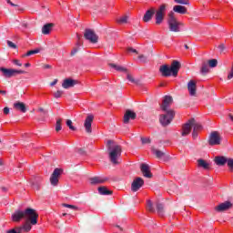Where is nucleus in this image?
I'll list each match as a JSON object with an SVG mask.
<instances>
[{"mask_svg": "<svg viewBox=\"0 0 233 233\" xmlns=\"http://www.w3.org/2000/svg\"><path fill=\"white\" fill-rule=\"evenodd\" d=\"M11 218L12 221L15 223H19L21 219H25L30 221L31 225H37V218H39V214L35 212V209L27 208L25 210L18 209L15 211Z\"/></svg>", "mask_w": 233, "mask_h": 233, "instance_id": "obj_1", "label": "nucleus"}, {"mask_svg": "<svg viewBox=\"0 0 233 233\" xmlns=\"http://www.w3.org/2000/svg\"><path fill=\"white\" fill-rule=\"evenodd\" d=\"M181 69V63L177 60H173L171 66L168 65H162L159 67V72L163 77H177V74Z\"/></svg>", "mask_w": 233, "mask_h": 233, "instance_id": "obj_2", "label": "nucleus"}, {"mask_svg": "<svg viewBox=\"0 0 233 233\" xmlns=\"http://www.w3.org/2000/svg\"><path fill=\"white\" fill-rule=\"evenodd\" d=\"M106 145L111 163H113V165H119L117 158L121 157V152H123V148L114 140H107Z\"/></svg>", "mask_w": 233, "mask_h": 233, "instance_id": "obj_3", "label": "nucleus"}, {"mask_svg": "<svg viewBox=\"0 0 233 233\" xmlns=\"http://www.w3.org/2000/svg\"><path fill=\"white\" fill-rule=\"evenodd\" d=\"M168 8V4H161L158 5L157 10L155 9V21L156 25H161L165 21V16L167 15V10Z\"/></svg>", "mask_w": 233, "mask_h": 233, "instance_id": "obj_4", "label": "nucleus"}, {"mask_svg": "<svg viewBox=\"0 0 233 233\" xmlns=\"http://www.w3.org/2000/svg\"><path fill=\"white\" fill-rule=\"evenodd\" d=\"M0 72L2 73V76L5 77V79H10L11 77H15V76L19 74H26V71L25 70L6 67H0Z\"/></svg>", "mask_w": 233, "mask_h": 233, "instance_id": "obj_5", "label": "nucleus"}, {"mask_svg": "<svg viewBox=\"0 0 233 233\" xmlns=\"http://www.w3.org/2000/svg\"><path fill=\"white\" fill-rule=\"evenodd\" d=\"M167 23L170 30H181V28H183V23L177 21V18H176V15H174V12H170L168 14Z\"/></svg>", "mask_w": 233, "mask_h": 233, "instance_id": "obj_6", "label": "nucleus"}, {"mask_svg": "<svg viewBox=\"0 0 233 233\" xmlns=\"http://www.w3.org/2000/svg\"><path fill=\"white\" fill-rule=\"evenodd\" d=\"M174 116L176 113L174 110H169L166 112L164 115H160L159 121L162 127H168L170 123H172V119H174Z\"/></svg>", "mask_w": 233, "mask_h": 233, "instance_id": "obj_7", "label": "nucleus"}, {"mask_svg": "<svg viewBox=\"0 0 233 233\" xmlns=\"http://www.w3.org/2000/svg\"><path fill=\"white\" fill-rule=\"evenodd\" d=\"M84 37L86 41H88V43H91L92 45H96L97 41H99V36L94 30H86Z\"/></svg>", "mask_w": 233, "mask_h": 233, "instance_id": "obj_8", "label": "nucleus"}, {"mask_svg": "<svg viewBox=\"0 0 233 233\" xmlns=\"http://www.w3.org/2000/svg\"><path fill=\"white\" fill-rule=\"evenodd\" d=\"M63 174V169L56 167L50 177V183L53 187H57V183H59V176Z\"/></svg>", "mask_w": 233, "mask_h": 233, "instance_id": "obj_9", "label": "nucleus"}, {"mask_svg": "<svg viewBox=\"0 0 233 233\" xmlns=\"http://www.w3.org/2000/svg\"><path fill=\"white\" fill-rule=\"evenodd\" d=\"M172 103H174V99L172 98V96H165L163 99V103L160 106L161 110L163 112H168L169 110H172V109H169Z\"/></svg>", "mask_w": 233, "mask_h": 233, "instance_id": "obj_10", "label": "nucleus"}, {"mask_svg": "<svg viewBox=\"0 0 233 233\" xmlns=\"http://www.w3.org/2000/svg\"><path fill=\"white\" fill-rule=\"evenodd\" d=\"M208 145L210 147H215L216 145H221V137L218 134L217 131H214L210 134L208 138Z\"/></svg>", "mask_w": 233, "mask_h": 233, "instance_id": "obj_11", "label": "nucleus"}, {"mask_svg": "<svg viewBox=\"0 0 233 233\" xmlns=\"http://www.w3.org/2000/svg\"><path fill=\"white\" fill-rule=\"evenodd\" d=\"M194 122H195V119L191 118L182 126L181 136L183 137H186V136H188V134H190V132L192 131V126L194 125Z\"/></svg>", "mask_w": 233, "mask_h": 233, "instance_id": "obj_12", "label": "nucleus"}, {"mask_svg": "<svg viewBox=\"0 0 233 233\" xmlns=\"http://www.w3.org/2000/svg\"><path fill=\"white\" fill-rule=\"evenodd\" d=\"M145 185V180L141 177H137L133 180L131 184V190L132 192H137L139 188H141Z\"/></svg>", "mask_w": 233, "mask_h": 233, "instance_id": "obj_13", "label": "nucleus"}, {"mask_svg": "<svg viewBox=\"0 0 233 233\" xmlns=\"http://www.w3.org/2000/svg\"><path fill=\"white\" fill-rule=\"evenodd\" d=\"M94 122V115H88L85 120L84 127L87 134H92V123Z\"/></svg>", "mask_w": 233, "mask_h": 233, "instance_id": "obj_14", "label": "nucleus"}, {"mask_svg": "<svg viewBox=\"0 0 233 233\" xmlns=\"http://www.w3.org/2000/svg\"><path fill=\"white\" fill-rule=\"evenodd\" d=\"M232 208V202L225 201L224 203H220L218 206L215 208L217 212H225L226 210H229Z\"/></svg>", "mask_w": 233, "mask_h": 233, "instance_id": "obj_15", "label": "nucleus"}, {"mask_svg": "<svg viewBox=\"0 0 233 233\" xmlns=\"http://www.w3.org/2000/svg\"><path fill=\"white\" fill-rule=\"evenodd\" d=\"M137 115L136 112L127 109L124 115V124L125 125H128V123H130V119L134 120L136 119Z\"/></svg>", "mask_w": 233, "mask_h": 233, "instance_id": "obj_16", "label": "nucleus"}, {"mask_svg": "<svg viewBox=\"0 0 233 233\" xmlns=\"http://www.w3.org/2000/svg\"><path fill=\"white\" fill-rule=\"evenodd\" d=\"M108 177H93L89 179L91 185H102L103 183H106Z\"/></svg>", "mask_w": 233, "mask_h": 233, "instance_id": "obj_17", "label": "nucleus"}, {"mask_svg": "<svg viewBox=\"0 0 233 233\" xmlns=\"http://www.w3.org/2000/svg\"><path fill=\"white\" fill-rule=\"evenodd\" d=\"M76 85H77V80H74L72 78H66L62 83V86L63 88H66V90H68V88H73V86H76Z\"/></svg>", "mask_w": 233, "mask_h": 233, "instance_id": "obj_18", "label": "nucleus"}, {"mask_svg": "<svg viewBox=\"0 0 233 233\" xmlns=\"http://www.w3.org/2000/svg\"><path fill=\"white\" fill-rule=\"evenodd\" d=\"M154 14H156V8L151 7L149 8L143 16L144 23H148L152 21V17H154Z\"/></svg>", "mask_w": 233, "mask_h": 233, "instance_id": "obj_19", "label": "nucleus"}, {"mask_svg": "<svg viewBox=\"0 0 233 233\" xmlns=\"http://www.w3.org/2000/svg\"><path fill=\"white\" fill-rule=\"evenodd\" d=\"M141 172L144 177H152V173L150 172V167L147 164H141L140 166Z\"/></svg>", "mask_w": 233, "mask_h": 233, "instance_id": "obj_20", "label": "nucleus"}, {"mask_svg": "<svg viewBox=\"0 0 233 233\" xmlns=\"http://www.w3.org/2000/svg\"><path fill=\"white\" fill-rule=\"evenodd\" d=\"M187 90H188V92H189V96H196V92H197L196 81L190 80V81L187 83Z\"/></svg>", "mask_w": 233, "mask_h": 233, "instance_id": "obj_21", "label": "nucleus"}, {"mask_svg": "<svg viewBox=\"0 0 233 233\" xmlns=\"http://www.w3.org/2000/svg\"><path fill=\"white\" fill-rule=\"evenodd\" d=\"M173 11L176 12V14H181L182 15H185L188 10L184 5H175L173 6Z\"/></svg>", "mask_w": 233, "mask_h": 233, "instance_id": "obj_22", "label": "nucleus"}, {"mask_svg": "<svg viewBox=\"0 0 233 233\" xmlns=\"http://www.w3.org/2000/svg\"><path fill=\"white\" fill-rule=\"evenodd\" d=\"M228 158L225 157H215V163L216 165H218V167H223L226 165V163L228 162Z\"/></svg>", "mask_w": 233, "mask_h": 233, "instance_id": "obj_23", "label": "nucleus"}, {"mask_svg": "<svg viewBox=\"0 0 233 233\" xmlns=\"http://www.w3.org/2000/svg\"><path fill=\"white\" fill-rule=\"evenodd\" d=\"M98 194H100V196H112V190H109L106 187H99Z\"/></svg>", "mask_w": 233, "mask_h": 233, "instance_id": "obj_24", "label": "nucleus"}, {"mask_svg": "<svg viewBox=\"0 0 233 233\" xmlns=\"http://www.w3.org/2000/svg\"><path fill=\"white\" fill-rule=\"evenodd\" d=\"M128 19H130V17L127 15H123L116 18V23L117 25H127L128 23Z\"/></svg>", "mask_w": 233, "mask_h": 233, "instance_id": "obj_25", "label": "nucleus"}, {"mask_svg": "<svg viewBox=\"0 0 233 233\" xmlns=\"http://www.w3.org/2000/svg\"><path fill=\"white\" fill-rule=\"evenodd\" d=\"M14 106L16 110H20L23 114L26 112V106L23 102H16L14 104Z\"/></svg>", "mask_w": 233, "mask_h": 233, "instance_id": "obj_26", "label": "nucleus"}, {"mask_svg": "<svg viewBox=\"0 0 233 233\" xmlns=\"http://www.w3.org/2000/svg\"><path fill=\"white\" fill-rule=\"evenodd\" d=\"M198 167L204 168V170H209L210 169V164L204 159H198Z\"/></svg>", "mask_w": 233, "mask_h": 233, "instance_id": "obj_27", "label": "nucleus"}, {"mask_svg": "<svg viewBox=\"0 0 233 233\" xmlns=\"http://www.w3.org/2000/svg\"><path fill=\"white\" fill-rule=\"evenodd\" d=\"M152 154L157 157V159H161L162 157H165V152L156 149L155 147L151 148Z\"/></svg>", "mask_w": 233, "mask_h": 233, "instance_id": "obj_28", "label": "nucleus"}, {"mask_svg": "<svg viewBox=\"0 0 233 233\" xmlns=\"http://www.w3.org/2000/svg\"><path fill=\"white\" fill-rule=\"evenodd\" d=\"M111 68H114L115 70H116V72H127V67L122 66H117L116 64H110Z\"/></svg>", "mask_w": 233, "mask_h": 233, "instance_id": "obj_29", "label": "nucleus"}, {"mask_svg": "<svg viewBox=\"0 0 233 233\" xmlns=\"http://www.w3.org/2000/svg\"><path fill=\"white\" fill-rule=\"evenodd\" d=\"M157 211L158 216H165V206L161 203L157 204Z\"/></svg>", "mask_w": 233, "mask_h": 233, "instance_id": "obj_30", "label": "nucleus"}, {"mask_svg": "<svg viewBox=\"0 0 233 233\" xmlns=\"http://www.w3.org/2000/svg\"><path fill=\"white\" fill-rule=\"evenodd\" d=\"M40 52H41V49L39 48L30 50L27 53L24 54L22 57H30V56H34L35 54H39Z\"/></svg>", "mask_w": 233, "mask_h": 233, "instance_id": "obj_31", "label": "nucleus"}, {"mask_svg": "<svg viewBox=\"0 0 233 233\" xmlns=\"http://www.w3.org/2000/svg\"><path fill=\"white\" fill-rule=\"evenodd\" d=\"M56 26V24L54 23H47L43 27H42V30H52L54 29Z\"/></svg>", "mask_w": 233, "mask_h": 233, "instance_id": "obj_32", "label": "nucleus"}, {"mask_svg": "<svg viewBox=\"0 0 233 233\" xmlns=\"http://www.w3.org/2000/svg\"><path fill=\"white\" fill-rule=\"evenodd\" d=\"M200 72L201 74H208V65L207 63L202 64Z\"/></svg>", "mask_w": 233, "mask_h": 233, "instance_id": "obj_33", "label": "nucleus"}, {"mask_svg": "<svg viewBox=\"0 0 233 233\" xmlns=\"http://www.w3.org/2000/svg\"><path fill=\"white\" fill-rule=\"evenodd\" d=\"M192 127H193V130H195L197 132H198V130H202L203 129V126H201V124H199V123H196V121L193 122Z\"/></svg>", "mask_w": 233, "mask_h": 233, "instance_id": "obj_34", "label": "nucleus"}, {"mask_svg": "<svg viewBox=\"0 0 233 233\" xmlns=\"http://www.w3.org/2000/svg\"><path fill=\"white\" fill-rule=\"evenodd\" d=\"M208 65H209L210 68H216V66H218V60L210 59V60H208Z\"/></svg>", "mask_w": 233, "mask_h": 233, "instance_id": "obj_35", "label": "nucleus"}, {"mask_svg": "<svg viewBox=\"0 0 233 233\" xmlns=\"http://www.w3.org/2000/svg\"><path fill=\"white\" fill-rule=\"evenodd\" d=\"M61 118L57 119L56 120V132H60V130L63 129V127L61 126Z\"/></svg>", "mask_w": 233, "mask_h": 233, "instance_id": "obj_36", "label": "nucleus"}, {"mask_svg": "<svg viewBox=\"0 0 233 233\" xmlns=\"http://www.w3.org/2000/svg\"><path fill=\"white\" fill-rule=\"evenodd\" d=\"M147 209L149 210V212H156V208H154L152 200H147Z\"/></svg>", "mask_w": 233, "mask_h": 233, "instance_id": "obj_37", "label": "nucleus"}, {"mask_svg": "<svg viewBox=\"0 0 233 233\" xmlns=\"http://www.w3.org/2000/svg\"><path fill=\"white\" fill-rule=\"evenodd\" d=\"M177 5H186L188 6L190 5V0H174Z\"/></svg>", "mask_w": 233, "mask_h": 233, "instance_id": "obj_38", "label": "nucleus"}, {"mask_svg": "<svg viewBox=\"0 0 233 233\" xmlns=\"http://www.w3.org/2000/svg\"><path fill=\"white\" fill-rule=\"evenodd\" d=\"M227 165H228L230 172H233V158H228Z\"/></svg>", "mask_w": 233, "mask_h": 233, "instance_id": "obj_39", "label": "nucleus"}, {"mask_svg": "<svg viewBox=\"0 0 233 233\" xmlns=\"http://www.w3.org/2000/svg\"><path fill=\"white\" fill-rule=\"evenodd\" d=\"M63 207H65L66 208H71L72 210H79V208L70 204H63Z\"/></svg>", "mask_w": 233, "mask_h": 233, "instance_id": "obj_40", "label": "nucleus"}, {"mask_svg": "<svg viewBox=\"0 0 233 233\" xmlns=\"http://www.w3.org/2000/svg\"><path fill=\"white\" fill-rule=\"evenodd\" d=\"M66 125L69 127V129L72 130L73 132L76 130V127L72 125V120H66Z\"/></svg>", "mask_w": 233, "mask_h": 233, "instance_id": "obj_41", "label": "nucleus"}, {"mask_svg": "<svg viewBox=\"0 0 233 233\" xmlns=\"http://www.w3.org/2000/svg\"><path fill=\"white\" fill-rule=\"evenodd\" d=\"M141 143L142 145H147L148 143H152V140L150 137H141Z\"/></svg>", "mask_w": 233, "mask_h": 233, "instance_id": "obj_42", "label": "nucleus"}, {"mask_svg": "<svg viewBox=\"0 0 233 233\" xmlns=\"http://www.w3.org/2000/svg\"><path fill=\"white\" fill-rule=\"evenodd\" d=\"M24 230H25V232H30V230H32V226L26 222L24 227H23Z\"/></svg>", "mask_w": 233, "mask_h": 233, "instance_id": "obj_43", "label": "nucleus"}, {"mask_svg": "<svg viewBox=\"0 0 233 233\" xmlns=\"http://www.w3.org/2000/svg\"><path fill=\"white\" fill-rule=\"evenodd\" d=\"M7 46H9V48H13V49L17 48V46L10 40H7Z\"/></svg>", "mask_w": 233, "mask_h": 233, "instance_id": "obj_44", "label": "nucleus"}, {"mask_svg": "<svg viewBox=\"0 0 233 233\" xmlns=\"http://www.w3.org/2000/svg\"><path fill=\"white\" fill-rule=\"evenodd\" d=\"M61 96H63V91H61V90H57V91L54 94V97H56V99H59V97H61Z\"/></svg>", "mask_w": 233, "mask_h": 233, "instance_id": "obj_45", "label": "nucleus"}, {"mask_svg": "<svg viewBox=\"0 0 233 233\" xmlns=\"http://www.w3.org/2000/svg\"><path fill=\"white\" fill-rule=\"evenodd\" d=\"M138 59L140 63H147V56H145V55L138 56Z\"/></svg>", "mask_w": 233, "mask_h": 233, "instance_id": "obj_46", "label": "nucleus"}, {"mask_svg": "<svg viewBox=\"0 0 233 233\" xmlns=\"http://www.w3.org/2000/svg\"><path fill=\"white\" fill-rule=\"evenodd\" d=\"M6 233H21V228L9 229V230L6 231Z\"/></svg>", "mask_w": 233, "mask_h": 233, "instance_id": "obj_47", "label": "nucleus"}, {"mask_svg": "<svg viewBox=\"0 0 233 233\" xmlns=\"http://www.w3.org/2000/svg\"><path fill=\"white\" fill-rule=\"evenodd\" d=\"M219 52H225L226 50V46H225V44H220L218 46Z\"/></svg>", "mask_w": 233, "mask_h": 233, "instance_id": "obj_48", "label": "nucleus"}, {"mask_svg": "<svg viewBox=\"0 0 233 233\" xmlns=\"http://www.w3.org/2000/svg\"><path fill=\"white\" fill-rule=\"evenodd\" d=\"M13 65H15L16 66H23V64L17 59L13 60Z\"/></svg>", "mask_w": 233, "mask_h": 233, "instance_id": "obj_49", "label": "nucleus"}, {"mask_svg": "<svg viewBox=\"0 0 233 233\" xmlns=\"http://www.w3.org/2000/svg\"><path fill=\"white\" fill-rule=\"evenodd\" d=\"M77 52H79V47L73 48V50L71 51V56H76Z\"/></svg>", "mask_w": 233, "mask_h": 233, "instance_id": "obj_50", "label": "nucleus"}, {"mask_svg": "<svg viewBox=\"0 0 233 233\" xmlns=\"http://www.w3.org/2000/svg\"><path fill=\"white\" fill-rule=\"evenodd\" d=\"M127 80L131 83H136V79H134V77H132L129 74H127Z\"/></svg>", "mask_w": 233, "mask_h": 233, "instance_id": "obj_51", "label": "nucleus"}, {"mask_svg": "<svg viewBox=\"0 0 233 233\" xmlns=\"http://www.w3.org/2000/svg\"><path fill=\"white\" fill-rule=\"evenodd\" d=\"M192 137H193V139H198V131L193 129Z\"/></svg>", "mask_w": 233, "mask_h": 233, "instance_id": "obj_52", "label": "nucleus"}, {"mask_svg": "<svg viewBox=\"0 0 233 233\" xmlns=\"http://www.w3.org/2000/svg\"><path fill=\"white\" fill-rule=\"evenodd\" d=\"M4 114H5V116H8V114H10V108H9V107H5V108H4Z\"/></svg>", "mask_w": 233, "mask_h": 233, "instance_id": "obj_53", "label": "nucleus"}, {"mask_svg": "<svg viewBox=\"0 0 233 233\" xmlns=\"http://www.w3.org/2000/svg\"><path fill=\"white\" fill-rule=\"evenodd\" d=\"M127 52H132L133 54H137V50L132 48V47H128L127 48Z\"/></svg>", "mask_w": 233, "mask_h": 233, "instance_id": "obj_54", "label": "nucleus"}, {"mask_svg": "<svg viewBox=\"0 0 233 233\" xmlns=\"http://www.w3.org/2000/svg\"><path fill=\"white\" fill-rule=\"evenodd\" d=\"M51 32V30H42V34H44V35H48Z\"/></svg>", "mask_w": 233, "mask_h": 233, "instance_id": "obj_55", "label": "nucleus"}, {"mask_svg": "<svg viewBox=\"0 0 233 233\" xmlns=\"http://www.w3.org/2000/svg\"><path fill=\"white\" fill-rule=\"evenodd\" d=\"M38 112H43L44 114H48V111H46L44 108H38Z\"/></svg>", "mask_w": 233, "mask_h": 233, "instance_id": "obj_56", "label": "nucleus"}, {"mask_svg": "<svg viewBox=\"0 0 233 233\" xmlns=\"http://www.w3.org/2000/svg\"><path fill=\"white\" fill-rule=\"evenodd\" d=\"M22 28H28V24L23 22V23H22Z\"/></svg>", "mask_w": 233, "mask_h": 233, "instance_id": "obj_57", "label": "nucleus"}, {"mask_svg": "<svg viewBox=\"0 0 233 233\" xmlns=\"http://www.w3.org/2000/svg\"><path fill=\"white\" fill-rule=\"evenodd\" d=\"M44 68L46 69V70H48V69H50V68H52V66H50V65H45L44 66Z\"/></svg>", "mask_w": 233, "mask_h": 233, "instance_id": "obj_58", "label": "nucleus"}, {"mask_svg": "<svg viewBox=\"0 0 233 233\" xmlns=\"http://www.w3.org/2000/svg\"><path fill=\"white\" fill-rule=\"evenodd\" d=\"M5 1H6V3H7L8 5H10L11 6H15V4L12 3V1H10V0H5Z\"/></svg>", "mask_w": 233, "mask_h": 233, "instance_id": "obj_59", "label": "nucleus"}, {"mask_svg": "<svg viewBox=\"0 0 233 233\" xmlns=\"http://www.w3.org/2000/svg\"><path fill=\"white\" fill-rule=\"evenodd\" d=\"M0 94H2L3 96H6V91H5V90H0Z\"/></svg>", "mask_w": 233, "mask_h": 233, "instance_id": "obj_60", "label": "nucleus"}, {"mask_svg": "<svg viewBox=\"0 0 233 233\" xmlns=\"http://www.w3.org/2000/svg\"><path fill=\"white\" fill-rule=\"evenodd\" d=\"M228 117H229L230 121H232V123H233V116H232V114H229Z\"/></svg>", "mask_w": 233, "mask_h": 233, "instance_id": "obj_61", "label": "nucleus"}, {"mask_svg": "<svg viewBox=\"0 0 233 233\" xmlns=\"http://www.w3.org/2000/svg\"><path fill=\"white\" fill-rule=\"evenodd\" d=\"M1 189H2L3 192H6L8 190V188H6L5 187H1Z\"/></svg>", "mask_w": 233, "mask_h": 233, "instance_id": "obj_62", "label": "nucleus"}, {"mask_svg": "<svg viewBox=\"0 0 233 233\" xmlns=\"http://www.w3.org/2000/svg\"><path fill=\"white\" fill-rule=\"evenodd\" d=\"M57 83V80H55L51 83V86H54Z\"/></svg>", "mask_w": 233, "mask_h": 233, "instance_id": "obj_63", "label": "nucleus"}, {"mask_svg": "<svg viewBox=\"0 0 233 233\" xmlns=\"http://www.w3.org/2000/svg\"><path fill=\"white\" fill-rule=\"evenodd\" d=\"M25 68L30 67V63H25Z\"/></svg>", "mask_w": 233, "mask_h": 233, "instance_id": "obj_64", "label": "nucleus"}]
</instances>
